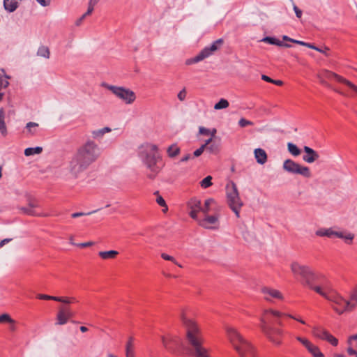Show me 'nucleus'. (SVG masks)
I'll list each match as a JSON object with an SVG mask.
<instances>
[{
    "label": "nucleus",
    "instance_id": "1",
    "mask_svg": "<svg viewBox=\"0 0 357 357\" xmlns=\"http://www.w3.org/2000/svg\"><path fill=\"white\" fill-rule=\"evenodd\" d=\"M291 271L296 276H300L301 282L332 303L333 309L338 314L351 310L355 304L346 301L334 290L324 276L315 273L308 266L301 265L296 261L291 264Z\"/></svg>",
    "mask_w": 357,
    "mask_h": 357
},
{
    "label": "nucleus",
    "instance_id": "2",
    "mask_svg": "<svg viewBox=\"0 0 357 357\" xmlns=\"http://www.w3.org/2000/svg\"><path fill=\"white\" fill-rule=\"evenodd\" d=\"M100 155V149L93 141H88L81 146L73 154L69 161L68 170L70 174L77 177L94 162Z\"/></svg>",
    "mask_w": 357,
    "mask_h": 357
},
{
    "label": "nucleus",
    "instance_id": "3",
    "mask_svg": "<svg viewBox=\"0 0 357 357\" xmlns=\"http://www.w3.org/2000/svg\"><path fill=\"white\" fill-rule=\"evenodd\" d=\"M181 319L185 330L186 351L195 357H208V351L202 346V335L197 322L184 314Z\"/></svg>",
    "mask_w": 357,
    "mask_h": 357
},
{
    "label": "nucleus",
    "instance_id": "4",
    "mask_svg": "<svg viewBox=\"0 0 357 357\" xmlns=\"http://www.w3.org/2000/svg\"><path fill=\"white\" fill-rule=\"evenodd\" d=\"M138 155L146 169V177L155 179L164 166L158 146L153 144H144L139 147Z\"/></svg>",
    "mask_w": 357,
    "mask_h": 357
},
{
    "label": "nucleus",
    "instance_id": "5",
    "mask_svg": "<svg viewBox=\"0 0 357 357\" xmlns=\"http://www.w3.org/2000/svg\"><path fill=\"white\" fill-rule=\"evenodd\" d=\"M284 315L278 310L272 309L264 310L261 317L259 328L264 335L275 345L281 344V337L282 335V331L275 327L274 325L278 324L282 326V322L280 317Z\"/></svg>",
    "mask_w": 357,
    "mask_h": 357
},
{
    "label": "nucleus",
    "instance_id": "6",
    "mask_svg": "<svg viewBox=\"0 0 357 357\" xmlns=\"http://www.w3.org/2000/svg\"><path fill=\"white\" fill-rule=\"evenodd\" d=\"M228 337L240 357H257L253 346L234 328L227 330Z\"/></svg>",
    "mask_w": 357,
    "mask_h": 357
},
{
    "label": "nucleus",
    "instance_id": "7",
    "mask_svg": "<svg viewBox=\"0 0 357 357\" xmlns=\"http://www.w3.org/2000/svg\"><path fill=\"white\" fill-rule=\"evenodd\" d=\"M226 191L228 204L236 217L238 218L240 209L243 204L239 197L236 185L234 182L227 185Z\"/></svg>",
    "mask_w": 357,
    "mask_h": 357
},
{
    "label": "nucleus",
    "instance_id": "8",
    "mask_svg": "<svg viewBox=\"0 0 357 357\" xmlns=\"http://www.w3.org/2000/svg\"><path fill=\"white\" fill-rule=\"evenodd\" d=\"M101 85L104 88L111 91L113 94L126 104H132L136 99L135 93L129 89L110 85L105 82L102 83Z\"/></svg>",
    "mask_w": 357,
    "mask_h": 357
},
{
    "label": "nucleus",
    "instance_id": "9",
    "mask_svg": "<svg viewBox=\"0 0 357 357\" xmlns=\"http://www.w3.org/2000/svg\"><path fill=\"white\" fill-rule=\"evenodd\" d=\"M161 340L164 347L172 354H181L185 348L183 340L176 335H169L167 337L162 335L161 336Z\"/></svg>",
    "mask_w": 357,
    "mask_h": 357
},
{
    "label": "nucleus",
    "instance_id": "10",
    "mask_svg": "<svg viewBox=\"0 0 357 357\" xmlns=\"http://www.w3.org/2000/svg\"><path fill=\"white\" fill-rule=\"evenodd\" d=\"M282 168L289 174H299L305 178H310L312 176L308 167L303 166L291 159H287L284 161Z\"/></svg>",
    "mask_w": 357,
    "mask_h": 357
},
{
    "label": "nucleus",
    "instance_id": "11",
    "mask_svg": "<svg viewBox=\"0 0 357 357\" xmlns=\"http://www.w3.org/2000/svg\"><path fill=\"white\" fill-rule=\"evenodd\" d=\"M223 44V40L220 38L214 41L210 46L204 48L197 56L186 60L187 65L198 63L213 54Z\"/></svg>",
    "mask_w": 357,
    "mask_h": 357
},
{
    "label": "nucleus",
    "instance_id": "12",
    "mask_svg": "<svg viewBox=\"0 0 357 357\" xmlns=\"http://www.w3.org/2000/svg\"><path fill=\"white\" fill-rule=\"evenodd\" d=\"M40 208L39 202L33 198L28 199V206L27 207H20V210L24 214L31 215V216H38V217H47L49 215L47 213L38 212L36 211V208Z\"/></svg>",
    "mask_w": 357,
    "mask_h": 357
},
{
    "label": "nucleus",
    "instance_id": "13",
    "mask_svg": "<svg viewBox=\"0 0 357 357\" xmlns=\"http://www.w3.org/2000/svg\"><path fill=\"white\" fill-rule=\"evenodd\" d=\"M322 77L328 79H335L337 82L344 84L357 93V86L343 77L329 70H324Z\"/></svg>",
    "mask_w": 357,
    "mask_h": 357
},
{
    "label": "nucleus",
    "instance_id": "14",
    "mask_svg": "<svg viewBox=\"0 0 357 357\" xmlns=\"http://www.w3.org/2000/svg\"><path fill=\"white\" fill-rule=\"evenodd\" d=\"M261 293L264 295V298L267 301H272L273 299L283 300L284 297L282 294L275 289L264 287L261 288Z\"/></svg>",
    "mask_w": 357,
    "mask_h": 357
},
{
    "label": "nucleus",
    "instance_id": "15",
    "mask_svg": "<svg viewBox=\"0 0 357 357\" xmlns=\"http://www.w3.org/2000/svg\"><path fill=\"white\" fill-rule=\"evenodd\" d=\"M188 207L190 209V216L196 220H198L197 213L202 211V204L200 200L197 198H192L188 202Z\"/></svg>",
    "mask_w": 357,
    "mask_h": 357
},
{
    "label": "nucleus",
    "instance_id": "16",
    "mask_svg": "<svg viewBox=\"0 0 357 357\" xmlns=\"http://www.w3.org/2000/svg\"><path fill=\"white\" fill-rule=\"evenodd\" d=\"M303 150L306 155L303 156V160L307 163H312L319 158L318 153L309 146H305Z\"/></svg>",
    "mask_w": 357,
    "mask_h": 357
},
{
    "label": "nucleus",
    "instance_id": "17",
    "mask_svg": "<svg viewBox=\"0 0 357 357\" xmlns=\"http://www.w3.org/2000/svg\"><path fill=\"white\" fill-rule=\"evenodd\" d=\"M200 226L206 228H212L210 225H215L218 222V217L216 215H207L202 220H198Z\"/></svg>",
    "mask_w": 357,
    "mask_h": 357
},
{
    "label": "nucleus",
    "instance_id": "18",
    "mask_svg": "<svg viewBox=\"0 0 357 357\" xmlns=\"http://www.w3.org/2000/svg\"><path fill=\"white\" fill-rule=\"evenodd\" d=\"M254 154L255 158L259 164L264 165L266 162L267 154L264 149L261 148L255 149L254 151Z\"/></svg>",
    "mask_w": 357,
    "mask_h": 357
},
{
    "label": "nucleus",
    "instance_id": "19",
    "mask_svg": "<svg viewBox=\"0 0 357 357\" xmlns=\"http://www.w3.org/2000/svg\"><path fill=\"white\" fill-rule=\"evenodd\" d=\"M261 42H265L271 45H275L279 47H291V45L287 43H284L282 41L280 40L270 36L264 37L261 40Z\"/></svg>",
    "mask_w": 357,
    "mask_h": 357
},
{
    "label": "nucleus",
    "instance_id": "20",
    "mask_svg": "<svg viewBox=\"0 0 357 357\" xmlns=\"http://www.w3.org/2000/svg\"><path fill=\"white\" fill-rule=\"evenodd\" d=\"M19 0H8L6 5V0H3L4 9L9 13L14 12L19 6Z\"/></svg>",
    "mask_w": 357,
    "mask_h": 357
},
{
    "label": "nucleus",
    "instance_id": "21",
    "mask_svg": "<svg viewBox=\"0 0 357 357\" xmlns=\"http://www.w3.org/2000/svg\"><path fill=\"white\" fill-rule=\"evenodd\" d=\"M328 331L321 326H314L312 328V334L314 337L324 340Z\"/></svg>",
    "mask_w": 357,
    "mask_h": 357
},
{
    "label": "nucleus",
    "instance_id": "22",
    "mask_svg": "<svg viewBox=\"0 0 357 357\" xmlns=\"http://www.w3.org/2000/svg\"><path fill=\"white\" fill-rule=\"evenodd\" d=\"M181 149L176 144H173L167 149V155L170 158H176L177 155H179Z\"/></svg>",
    "mask_w": 357,
    "mask_h": 357
},
{
    "label": "nucleus",
    "instance_id": "23",
    "mask_svg": "<svg viewBox=\"0 0 357 357\" xmlns=\"http://www.w3.org/2000/svg\"><path fill=\"white\" fill-rule=\"evenodd\" d=\"M68 317H67L64 309L62 307L60 308L59 310L57 315H56V324L58 325H64L66 324L68 321Z\"/></svg>",
    "mask_w": 357,
    "mask_h": 357
},
{
    "label": "nucleus",
    "instance_id": "24",
    "mask_svg": "<svg viewBox=\"0 0 357 357\" xmlns=\"http://www.w3.org/2000/svg\"><path fill=\"white\" fill-rule=\"evenodd\" d=\"M119 255V252L116 250L100 251L98 255L102 259H114Z\"/></svg>",
    "mask_w": 357,
    "mask_h": 357
},
{
    "label": "nucleus",
    "instance_id": "25",
    "mask_svg": "<svg viewBox=\"0 0 357 357\" xmlns=\"http://www.w3.org/2000/svg\"><path fill=\"white\" fill-rule=\"evenodd\" d=\"M133 337H130L126 347V357H134L135 353L133 349Z\"/></svg>",
    "mask_w": 357,
    "mask_h": 357
},
{
    "label": "nucleus",
    "instance_id": "26",
    "mask_svg": "<svg viewBox=\"0 0 357 357\" xmlns=\"http://www.w3.org/2000/svg\"><path fill=\"white\" fill-rule=\"evenodd\" d=\"M307 349L312 355L313 357H324V354L321 352L319 347L312 343L309 347L307 348Z\"/></svg>",
    "mask_w": 357,
    "mask_h": 357
},
{
    "label": "nucleus",
    "instance_id": "27",
    "mask_svg": "<svg viewBox=\"0 0 357 357\" xmlns=\"http://www.w3.org/2000/svg\"><path fill=\"white\" fill-rule=\"evenodd\" d=\"M5 112L3 108L0 109V132L3 135H7V128L4 121Z\"/></svg>",
    "mask_w": 357,
    "mask_h": 357
},
{
    "label": "nucleus",
    "instance_id": "28",
    "mask_svg": "<svg viewBox=\"0 0 357 357\" xmlns=\"http://www.w3.org/2000/svg\"><path fill=\"white\" fill-rule=\"evenodd\" d=\"M315 234L318 236H326V237H332L333 236V230L331 228L328 229H320L316 231Z\"/></svg>",
    "mask_w": 357,
    "mask_h": 357
},
{
    "label": "nucleus",
    "instance_id": "29",
    "mask_svg": "<svg viewBox=\"0 0 357 357\" xmlns=\"http://www.w3.org/2000/svg\"><path fill=\"white\" fill-rule=\"evenodd\" d=\"M43 151V148L40 146L29 147L24 150V155L26 156H31L35 154H40Z\"/></svg>",
    "mask_w": 357,
    "mask_h": 357
},
{
    "label": "nucleus",
    "instance_id": "30",
    "mask_svg": "<svg viewBox=\"0 0 357 357\" xmlns=\"http://www.w3.org/2000/svg\"><path fill=\"white\" fill-rule=\"evenodd\" d=\"M38 127V123L35 122H29L26 125V129L29 135H34L37 130V128Z\"/></svg>",
    "mask_w": 357,
    "mask_h": 357
},
{
    "label": "nucleus",
    "instance_id": "31",
    "mask_svg": "<svg viewBox=\"0 0 357 357\" xmlns=\"http://www.w3.org/2000/svg\"><path fill=\"white\" fill-rule=\"evenodd\" d=\"M287 149L289 152L294 156H298L301 153V150L298 148V146L291 142H289L287 144Z\"/></svg>",
    "mask_w": 357,
    "mask_h": 357
},
{
    "label": "nucleus",
    "instance_id": "32",
    "mask_svg": "<svg viewBox=\"0 0 357 357\" xmlns=\"http://www.w3.org/2000/svg\"><path fill=\"white\" fill-rule=\"evenodd\" d=\"M37 55L46 59H49L50 56L49 48L45 46H40L38 50Z\"/></svg>",
    "mask_w": 357,
    "mask_h": 357
},
{
    "label": "nucleus",
    "instance_id": "33",
    "mask_svg": "<svg viewBox=\"0 0 357 357\" xmlns=\"http://www.w3.org/2000/svg\"><path fill=\"white\" fill-rule=\"evenodd\" d=\"M229 106V102L224 98L220 99L215 105L214 109L216 110L225 109Z\"/></svg>",
    "mask_w": 357,
    "mask_h": 357
},
{
    "label": "nucleus",
    "instance_id": "34",
    "mask_svg": "<svg viewBox=\"0 0 357 357\" xmlns=\"http://www.w3.org/2000/svg\"><path fill=\"white\" fill-rule=\"evenodd\" d=\"M3 323L15 324V321L8 314L4 313L0 315V324Z\"/></svg>",
    "mask_w": 357,
    "mask_h": 357
},
{
    "label": "nucleus",
    "instance_id": "35",
    "mask_svg": "<svg viewBox=\"0 0 357 357\" xmlns=\"http://www.w3.org/2000/svg\"><path fill=\"white\" fill-rule=\"evenodd\" d=\"M214 202V199H207L204 202V206H202V212L204 214H207L210 211L211 205Z\"/></svg>",
    "mask_w": 357,
    "mask_h": 357
},
{
    "label": "nucleus",
    "instance_id": "36",
    "mask_svg": "<svg viewBox=\"0 0 357 357\" xmlns=\"http://www.w3.org/2000/svg\"><path fill=\"white\" fill-rule=\"evenodd\" d=\"M155 194L158 195V197L156 198V202L160 206L165 207V209H163L162 211H163V212H166L168 210V207H167V205L166 204V202H165V199L162 198V197L159 195L158 191H156L155 192Z\"/></svg>",
    "mask_w": 357,
    "mask_h": 357
},
{
    "label": "nucleus",
    "instance_id": "37",
    "mask_svg": "<svg viewBox=\"0 0 357 357\" xmlns=\"http://www.w3.org/2000/svg\"><path fill=\"white\" fill-rule=\"evenodd\" d=\"M212 177L211 176H207L205 177L200 183L201 186L203 188H207L212 185Z\"/></svg>",
    "mask_w": 357,
    "mask_h": 357
},
{
    "label": "nucleus",
    "instance_id": "38",
    "mask_svg": "<svg viewBox=\"0 0 357 357\" xmlns=\"http://www.w3.org/2000/svg\"><path fill=\"white\" fill-rule=\"evenodd\" d=\"M324 340H326L329 343H331L333 346H337L338 344V340L337 338H335L334 336H333L329 332L328 333L327 335L326 336V338Z\"/></svg>",
    "mask_w": 357,
    "mask_h": 357
},
{
    "label": "nucleus",
    "instance_id": "39",
    "mask_svg": "<svg viewBox=\"0 0 357 357\" xmlns=\"http://www.w3.org/2000/svg\"><path fill=\"white\" fill-rule=\"evenodd\" d=\"M60 300H56L57 302H61L65 304H69L76 301L74 297H59Z\"/></svg>",
    "mask_w": 357,
    "mask_h": 357
},
{
    "label": "nucleus",
    "instance_id": "40",
    "mask_svg": "<svg viewBox=\"0 0 357 357\" xmlns=\"http://www.w3.org/2000/svg\"><path fill=\"white\" fill-rule=\"evenodd\" d=\"M37 298L42 300H52L54 301H56V300H60L59 296H49L46 294H38Z\"/></svg>",
    "mask_w": 357,
    "mask_h": 357
},
{
    "label": "nucleus",
    "instance_id": "41",
    "mask_svg": "<svg viewBox=\"0 0 357 357\" xmlns=\"http://www.w3.org/2000/svg\"><path fill=\"white\" fill-rule=\"evenodd\" d=\"M161 257L165 260L172 261L175 264L178 265L179 267H182V266L181 264H179L173 257H172L166 253H162Z\"/></svg>",
    "mask_w": 357,
    "mask_h": 357
},
{
    "label": "nucleus",
    "instance_id": "42",
    "mask_svg": "<svg viewBox=\"0 0 357 357\" xmlns=\"http://www.w3.org/2000/svg\"><path fill=\"white\" fill-rule=\"evenodd\" d=\"M354 238V235L352 234L351 233L344 232V237H342V239H344L347 243L350 244L353 241Z\"/></svg>",
    "mask_w": 357,
    "mask_h": 357
},
{
    "label": "nucleus",
    "instance_id": "43",
    "mask_svg": "<svg viewBox=\"0 0 357 357\" xmlns=\"http://www.w3.org/2000/svg\"><path fill=\"white\" fill-rule=\"evenodd\" d=\"M238 125L241 128H244L245 126H252L253 125V122L250 121H248L245 119H241L238 121Z\"/></svg>",
    "mask_w": 357,
    "mask_h": 357
},
{
    "label": "nucleus",
    "instance_id": "44",
    "mask_svg": "<svg viewBox=\"0 0 357 357\" xmlns=\"http://www.w3.org/2000/svg\"><path fill=\"white\" fill-rule=\"evenodd\" d=\"M105 135L103 130H102V128L101 129H99V130H93L92 132V136L93 138L95 139H98V138H100L102 137L103 135Z\"/></svg>",
    "mask_w": 357,
    "mask_h": 357
},
{
    "label": "nucleus",
    "instance_id": "45",
    "mask_svg": "<svg viewBox=\"0 0 357 357\" xmlns=\"http://www.w3.org/2000/svg\"><path fill=\"white\" fill-rule=\"evenodd\" d=\"M187 92L185 88H183L177 95L178 99L180 101H184L186 98Z\"/></svg>",
    "mask_w": 357,
    "mask_h": 357
},
{
    "label": "nucleus",
    "instance_id": "46",
    "mask_svg": "<svg viewBox=\"0 0 357 357\" xmlns=\"http://www.w3.org/2000/svg\"><path fill=\"white\" fill-rule=\"evenodd\" d=\"M297 340L299 341L307 349L310 346L312 342H310L308 340L301 337H297Z\"/></svg>",
    "mask_w": 357,
    "mask_h": 357
},
{
    "label": "nucleus",
    "instance_id": "47",
    "mask_svg": "<svg viewBox=\"0 0 357 357\" xmlns=\"http://www.w3.org/2000/svg\"><path fill=\"white\" fill-rule=\"evenodd\" d=\"M205 149H206L211 153H216L218 152V146L215 144H210Z\"/></svg>",
    "mask_w": 357,
    "mask_h": 357
},
{
    "label": "nucleus",
    "instance_id": "48",
    "mask_svg": "<svg viewBox=\"0 0 357 357\" xmlns=\"http://www.w3.org/2000/svg\"><path fill=\"white\" fill-rule=\"evenodd\" d=\"M98 211V210H95L93 211L89 212L87 213H82V212L73 213L71 214V217L73 218H76L84 216V215H91V214H92L93 213H96Z\"/></svg>",
    "mask_w": 357,
    "mask_h": 357
},
{
    "label": "nucleus",
    "instance_id": "49",
    "mask_svg": "<svg viewBox=\"0 0 357 357\" xmlns=\"http://www.w3.org/2000/svg\"><path fill=\"white\" fill-rule=\"evenodd\" d=\"M62 308L64 309V311L68 319H71L74 317L75 313L73 311H71L69 307H62Z\"/></svg>",
    "mask_w": 357,
    "mask_h": 357
},
{
    "label": "nucleus",
    "instance_id": "50",
    "mask_svg": "<svg viewBox=\"0 0 357 357\" xmlns=\"http://www.w3.org/2000/svg\"><path fill=\"white\" fill-rule=\"evenodd\" d=\"M205 150L204 146H201L199 149H197L196 151H194L193 155L195 157H199L200 156L204 151Z\"/></svg>",
    "mask_w": 357,
    "mask_h": 357
},
{
    "label": "nucleus",
    "instance_id": "51",
    "mask_svg": "<svg viewBox=\"0 0 357 357\" xmlns=\"http://www.w3.org/2000/svg\"><path fill=\"white\" fill-rule=\"evenodd\" d=\"M285 315L287 316L288 317L291 318V319H293L300 322L301 324H305V321L304 320H303L302 319L299 318V317H297L294 316V315L290 314H285Z\"/></svg>",
    "mask_w": 357,
    "mask_h": 357
},
{
    "label": "nucleus",
    "instance_id": "52",
    "mask_svg": "<svg viewBox=\"0 0 357 357\" xmlns=\"http://www.w3.org/2000/svg\"><path fill=\"white\" fill-rule=\"evenodd\" d=\"M294 10L296 13V15L298 18H301L302 16V10L299 9L296 5H294Z\"/></svg>",
    "mask_w": 357,
    "mask_h": 357
},
{
    "label": "nucleus",
    "instance_id": "53",
    "mask_svg": "<svg viewBox=\"0 0 357 357\" xmlns=\"http://www.w3.org/2000/svg\"><path fill=\"white\" fill-rule=\"evenodd\" d=\"M93 245H94V242L89 241L86 243H78V244H77V246L80 247V248H86V247L91 246Z\"/></svg>",
    "mask_w": 357,
    "mask_h": 357
},
{
    "label": "nucleus",
    "instance_id": "54",
    "mask_svg": "<svg viewBox=\"0 0 357 357\" xmlns=\"http://www.w3.org/2000/svg\"><path fill=\"white\" fill-rule=\"evenodd\" d=\"M199 133L204 135H210L211 132L208 129L204 128V127H200L199 128Z\"/></svg>",
    "mask_w": 357,
    "mask_h": 357
},
{
    "label": "nucleus",
    "instance_id": "55",
    "mask_svg": "<svg viewBox=\"0 0 357 357\" xmlns=\"http://www.w3.org/2000/svg\"><path fill=\"white\" fill-rule=\"evenodd\" d=\"M94 10V7L89 4L87 11L83 14L85 17L91 15Z\"/></svg>",
    "mask_w": 357,
    "mask_h": 357
},
{
    "label": "nucleus",
    "instance_id": "56",
    "mask_svg": "<svg viewBox=\"0 0 357 357\" xmlns=\"http://www.w3.org/2000/svg\"><path fill=\"white\" fill-rule=\"evenodd\" d=\"M41 6H47L50 4V0H36Z\"/></svg>",
    "mask_w": 357,
    "mask_h": 357
},
{
    "label": "nucleus",
    "instance_id": "57",
    "mask_svg": "<svg viewBox=\"0 0 357 357\" xmlns=\"http://www.w3.org/2000/svg\"><path fill=\"white\" fill-rule=\"evenodd\" d=\"M344 231H333V236L338 237L340 238H342L344 237Z\"/></svg>",
    "mask_w": 357,
    "mask_h": 357
},
{
    "label": "nucleus",
    "instance_id": "58",
    "mask_svg": "<svg viewBox=\"0 0 357 357\" xmlns=\"http://www.w3.org/2000/svg\"><path fill=\"white\" fill-rule=\"evenodd\" d=\"M191 158L190 154H186L180 160L181 162H185L188 161Z\"/></svg>",
    "mask_w": 357,
    "mask_h": 357
},
{
    "label": "nucleus",
    "instance_id": "59",
    "mask_svg": "<svg viewBox=\"0 0 357 357\" xmlns=\"http://www.w3.org/2000/svg\"><path fill=\"white\" fill-rule=\"evenodd\" d=\"M347 352L351 356L357 354V351L353 349L351 347L348 348Z\"/></svg>",
    "mask_w": 357,
    "mask_h": 357
},
{
    "label": "nucleus",
    "instance_id": "60",
    "mask_svg": "<svg viewBox=\"0 0 357 357\" xmlns=\"http://www.w3.org/2000/svg\"><path fill=\"white\" fill-rule=\"evenodd\" d=\"M261 79L267 82H269V83H272V82H273V79H271V77H269L268 76L265 75H261Z\"/></svg>",
    "mask_w": 357,
    "mask_h": 357
},
{
    "label": "nucleus",
    "instance_id": "61",
    "mask_svg": "<svg viewBox=\"0 0 357 357\" xmlns=\"http://www.w3.org/2000/svg\"><path fill=\"white\" fill-rule=\"evenodd\" d=\"M85 18H86V17H85L84 15H82V16H81V17H79V18L76 21L75 24H76L77 26H79V25L82 24V21H83Z\"/></svg>",
    "mask_w": 357,
    "mask_h": 357
},
{
    "label": "nucleus",
    "instance_id": "62",
    "mask_svg": "<svg viewBox=\"0 0 357 357\" xmlns=\"http://www.w3.org/2000/svg\"><path fill=\"white\" fill-rule=\"evenodd\" d=\"M272 84H274L278 86H282L283 84V82L282 80H279V79H278V80L273 79Z\"/></svg>",
    "mask_w": 357,
    "mask_h": 357
},
{
    "label": "nucleus",
    "instance_id": "63",
    "mask_svg": "<svg viewBox=\"0 0 357 357\" xmlns=\"http://www.w3.org/2000/svg\"><path fill=\"white\" fill-rule=\"evenodd\" d=\"M320 82L322 84L329 87L330 85L324 80V77H322V75L319 77Z\"/></svg>",
    "mask_w": 357,
    "mask_h": 357
},
{
    "label": "nucleus",
    "instance_id": "64",
    "mask_svg": "<svg viewBox=\"0 0 357 357\" xmlns=\"http://www.w3.org/2000/svg\"><path fill=\"white\" fill-rule=\"evenodd\" d=\"M211 142H212V137L206 140L205 143L204 144H202V146H204V149H206L211 144Z\"/></svg>",
    "mask_w": 357,
    "mask_h": 357
}]
</instances>
